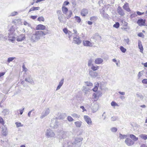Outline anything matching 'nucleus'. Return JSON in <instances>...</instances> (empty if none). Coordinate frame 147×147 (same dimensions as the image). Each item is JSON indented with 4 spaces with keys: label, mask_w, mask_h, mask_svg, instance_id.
Masks as SVG:
<instances>
[{
    "label": "nucleus",
    "mask_w": 147,
    "mask_h": 147,
    "mask_svg": "<svg viewBox=\"0 0 147 147\" xmlns=\"http://www.w3.org/2000/svg\"><path fill=\"white\" fill-rule=\"evenodd\" d=\"M47 34V32H44L41 30L36 31L34 33L31 34L29 38L31 42H35L38 40L43 35H45Z\"/></svg>",
    "instance_id": "nucleus-1"
},
{
    "label": "nucleus",
    "mask_w": 147,
    "mask_h": 147,
    "mask_svg": "<svg viewBox=\"0 0 147 147\" xmlns=\"http://www.w3.org/2000/svg\"><path fill=\"white\" fill-rule=\"evenodd\" d=\"M15 29L13 26H12L9 29V33L8 40L13 42L16 39L15 37L13 35Z\"/></svg>",
    "instance_id": "nucleus-2"
},
{
    "label": "nucleus",
    "mask_w": 147,
    "mask_h": 147,
    "mask_svg": "<svg viewBox=\"0 0 147 147\" xmlns=\"http://www.w3.org/2000/svg\"><path fill=\"white\" fill-rule=\"evenodd\" d=\"M45 135L47 138H50L54 137L55 134L52 130L47 129L46 131Z\"/></svg>",
    "instance_id": "nucleus-3"
},
{
    "label": "nucleus",
    "mask_w": 147,
    "mask_h": 147,
    "mask_svg": "<svg viewBox=\"0 0 147 147\" xmlns=\"http://www.w3.org/2000/svg\"><path fill=\"white\" fill-rule=\"evenodd\" d=\"M51 127L54 128H57L58 126V122L57 119L55 118L53 119L50 124Z\"/></svg>",
    "instance_id": "nucleus-4"
},
{
    "label": "nucleus",
    "mask_w": 147,
    "mask_h": 147,
    "mask_svg": "<svg viewBox=\"0 0 147 147\" xmlns=\"http://www.w3.org/2000/svg\"><path fill=\"white\" fill-rule=\"evenodd\" d=\"M50 112V110L49 108L45 109L42 113L40 117V118L42 119L47 116L49 114Z\"/></svg>",
    "instance_id": "nucleus-5"
},
{
    "label": "nucleus",
    "mask_w": 147,
    "mask_h": 147,
    "mask_svg": "<svg viewBox=\"0 0 147 147\" xmlns=\"http://www.w3.org/2000/svg\"><path fill=\"white\" fill-rule=\"evenodd\" d=\"M125 143L128 146H130L134 144V142L132 140L129 138L126 139L125 141Z\"/></svg>",
    "instance_id": "nucleus-6"
},
{
    "label": "nucleus",
    "mask_w": 147,
    "mask_h": 147,
    "mask_svg": "<svg viewBox=\"0 0 147 147\" xmlns=\"http://www.w3.org/2000/svg\"><path fill=\"white\" fill-rule=\"evenodd\" d=\"M73 42L75 44L79 45L81 43V40L80 39L79 36L76 35L74 37Z\"/></svg>",
    "instance_id": "nucleus-7"
},
{
    "label": "nucleus",
    "mask_w": 147,
    "mask_h": 147,
    "mask_svg": "<svg viewBox=\"0 0 147 147\" xmlns=\"http://www.w3.org/2000/svg\"><path fill=\"white\" fill-rule=\"evenodd\" d=\"M117 11L118 14L121 16H123L125 15L124 11L122 9L120 6H118Z\"/></svg>",
    "instance_id": "nucleus-8"
},
{
    "label": "nucleus",
    "mask_w": 147,
    "mask_h": 147,
    "mask_svg": "<svg viewBox=\"0 0 147 147\" xmlns=\"http://www.w3.org/2000/svg\"><path fill=\"white\" fill-rule=\"evenodd\" d=\"M83 44L85 46L92 47L93 46V43L88 40H84L83 41Z\"/></svg>",
    "instance_id": "nucleus-9"
},
{
    "label": "nucleus",
    "mask_w": 147,
    "mask_h": 147,
    "mask_svg": "<svg viewBox=\"0 0 147 147\" xmlns=\"http://www.w3.org/2000/svg\"><path fill=\"white\" fill-rule=\"evenodd\" d=\"M145 20L140 19L138 20L137 21V23L139 26H145Z\"/></svg>",
    "instance_id": "nucleus-10"
},
{
    "label": "nucleus",
    "mask_w": 147,
    "mask_h": 147,
    "mask_svg": "<svg viewBox=\"0 0 147 147\" xmlns=\"http://www.w3.org/2000/svg\"><path fill=\"white\" fill-rule=\"evenodd\" d=\"M25 81L28 83L31 84H34V82L31 77V76H28L25 79Z\"/></svg>",
    "instance_id": "nucleus-11"
},
{
    "label": "nucleus",
    "mask_w": 147,
    "mask_h": 147,
    "mask_svg": "<svg viewBox=\"0 0 147 147\" xmlns=\"http://www.w3.org/2000/svg\"><path fill=\"white\" fill-rule=\"evenodd\" d=\"M84 118L88 125H91L92 124V122L91 119L88 116L85 115L84 116Z\"/></svg>",
    "instance_id": "nucleus-12"
},
{
    "label": "nucleus",
    "mask_w": 147,
    "mask_h": 147,
    "mask_svg": "<svg viewBox=\"0 0 147 147\" xmlns=\"http://www.w3.org/2000/svg\"><path fill=\"white\" fill-rule=\"evenodd\" d=\"M46 27L45 26L39 24L36 27V30H43L46 29Z\"/></svg>",
    "instance_id": "nucleus-13"
},
{
    "label": "nucleus",
    "mask_w": 147,
    "mask_h": 147,
    "mask_svg": "<svg viewBox=\"0 0 147 147\" xmlns=\"http://www.w3.org/2000/svg\"><path fill=\"white\" fill-rule=\"evenodd\" d=\"M25 38V35L24 34H22L18 37L16 40L18 41H21L24 40Z\"/></svg>",
    "instance_id": "nucleus-14"
},
{
    "label": "nucleus",
    "mask_w": 147,
    "mask_h": 147,
    "mask_svg": "<svg viewBox=\"0 0 147 147\" xmlns=\"http://www.w3.org/2000/svg\"><path fill=\"white\" fill-rule=\"evenodd\" d=\"M123 9L127 12H129L131 11V10L129 6V4L126 3L123 7Z\"/></svg>",
    "instance_id": "nucleus-15"
},
{
    "label": "nucleus",
    "mask_w": 147,
    "mask_h": 147,
    "mask_svg": "<svg viewBox=\"0 0 147 147\" xmlns=\"http://www.w3.org/2000/svg\"><path fill=\"white\" fill-rule=\"evenodd\" d=\"M103 61V59L100 58H98L95 59L94 63L98 65L102 63Z\"/></svg>",
    "instance_id": "nucleus-16"
},
{
    "label": "nucleus",
    "mask_w": 147,
    "mask_h": 147,
    "mask_svg": "<svg viewBox=\"0 0 147 147\" xmlns=\"http://www.w3.org/2000/svg\"><path fill=\"white\" fill-rule=\"evenodd\" d=\"M88 13V10L86 9H84L82 10L81 13V14L82 16L84 17L86 16Z\"/></svg>",
    "instance_id": "nucleus-17"
},
{
    "label": "nucleus",
    "mask_w": 147,
    "mask_h": 147,
    "mask_svg": "<svg viewBox=\"0 0 147 147\" xmlns=\"http://www.w3.org/2000/svg\"><path fill=\"white\" fill-rule=\"evenodd\" d=\"M63 83H64V79L63 78L61 80V81L59 82V84L57 88V89H56L57 90H59L60 88L63 85Z\"/></svg>",
    "instance_id": "nucleus-18"
},
{
    "label": "nucleus",
    "mask_w": 147,
    "mask_h": 147,
    "mask_svg": "<svg viewBox=\"0 0 147 147\" xmlns=\"http://www.w3.org/2000/svg\"><path fill=\"white\" fill-rule=\"evenodd\" d=\"M138 47L140 50V51L142 53H143V46L140 40L138 41Z\"/></svg>",
    "instance_id": "nucleus-19"
},
{
    "label": "nucleus",
    "mask_w": 147,
    "mask_h": 147,
    "mask_svg": "<svg viewBox=\"0 0 147 147\" xmlns=\"http://www.w3.org/2000/svg\"><path fill=\"white\" fill-rule=\"evenodd\" d=\"M89 74L91 76L93 77H96L97 76V73L92 70L89 71Z\"/></svg>",
    "instance_id": "nucleus-20"
},
{
    "label": "nucleus",
    "mask_w": 147,
    "mask_h": 147,
    "mask_svg": "<svg viewBox=\"0 0 147 147\" xmlns=\"http://www.w3.org/2000/svg\"><path fill=\"white\" fill-rule=\"evenodd\" d=\"M99 84L98 82H96L94 83V87L92 89V90L94 92H96L98 89Z\"/></svg>",
    "instance_id": "nucleus-21"
},
{
    "label": "nucleus",
    "mask_w": 147,
    "mask_h": 147,
    "mask_svg": "<svg viewBox=\"0 0 147 147\" xmlns=\"http://www.w3.org/2000/svg\"><path fill=\"white\" fill-rule=\"evenodd\" d=\"M2 133L3 135L6 136L7 133V128L5 127H3Z\"/></svg>",
    "instance_id": "nucleus-22"
},
{
    "label": "nucleus",
    "mask_w": 147,
    "mask_h": 147,
    "mask_svg": "<svg viewBox=\"0 0 147 147\" xmlns=\"http://www.w3.org/2000/svg\"><path fill=\"white\" fill-rule=\"evenodd\" d=\"M82 123L81 121H77L75 122L74 124L76 127H81Z\"/></svg>",
    "instance_id": "nucleus-23"
},
{
    "label": "nucleus",
    "mask_w": 147,
    "mask_h": 147,
    "mask_svg": "<svg viewBox=\"0 0 147 147\" xmlns=\"http://www.w3.org/2000/svg\"><path fill=\"white\" fill-rule=\"evenodd\" d=\"M79 140L78 138H76L74 141L72 142V147H74L76 146L77 144L79 142Z\"/></svg>",
    "instance_id": "nucleus-24"
},
{
    "label": "nucleus",
    "mask_w": 147,
    "mask_h": 147,
    "mask_svg": "<svg viewBox=\"0 0 147 147\" xmlns=\"http://www.w3.org/2000/svg\"><path fill=\"white\" fill-rule=\"evenodd\" d=\"M89 90V88L86 86H83V87L82 91L85 94L87 93Z\"/></svg>",
    "instance_id": "nucleus-25"
},
{
    "label": "nucleus",
    "mask_w": 147,
    "mask_h": 147,
    "mask_svg": "<svg viewBox=\"0 0 147 147\" xmlns=\"http://www.w3.org/2000/svg\"><path fill=\"white\" fill-rule=\"evenodd\" d=\"M62 10L63 13L65 14H66L68 11V9L65 7L63 6L62 8Z\"/></svg>",
    "instance_id": "nucleus-26"
},
{
    "label": "nucleus",
    "mask_w": 147,
    "mask_h": 147,
    "mask_svg": "<svg viewBox=\"0 0 147 147\" xmlns=\"http://www.w3.org/2000/svg\"><path fill=\"white\" fill-rule=\"evenodd\" d=\"M40 9L39 7H33L31 8L29 11V12H30L32 11H34L35 10H38Z\"/></svg>",
    "instance_id": "nucleus-27"
},
{
    "label": "nucleus",
    "mask_w": 147,
    "mask_h": 147,
    "mask_svg": "<svg viewBox=\"0 0 147 147\" xmlns=\"http://www.w3.org/2000/svg\"><path fill=\"white\" fill-rule=\"evenodd\" d=\"M130 138L134 141H136L138 140V138L136 137L133 134H130Z\"/></svg>",
    "instance_id": "nucleus-28"
},
{
    "label": "nucleus",
    "mask_w": 147,
    "mask_h": 147,
    "mask_svg": "<svg viewBox=\"0 0 147 147\" xmlns=\"http://www.w3.org/2000/svg\"><path fill=\"white\" fill-rule=\"evenodd\" d=\"M2 113L4 116H5L9 114V110L7 109H4L2 111Z\"/></svg>",
    "instance_id": "nucleus-29"
},
{
    "label": "nucleus",
    "mask_w": 147,
    "mask_h": 147,
    "mask_svg": "<svg viewBox=\"0 0 147 147\" xmlns=\"http://www.w3.org/2000/svg\"><path fill=\"white\" fill-rule=\"evenodd\" d=\"M139 137L144 140H146L147 139V135L142 134L139 135Z\"/></svg>",
    "instance_id": "nucleus-30"
},
{
    "label": "nucleus",
    "mask_w": 147,
    "mask_h": 147,
    "mask_svg": "<svg viewBox=\"0 0 147 147\" xmlns=\"http://www.w3.org/2000/svg\"><path fill=\"white\" fill-rule=\"evenodd\" d=\"M58 19L60 22H63V14H60V15H58Z\"/></svg>",
    "instance_id": "nucleus-31"
},
{
    "label": "nucleus",
    "mask_w": 147,
    "mask_h": 147,
    "mask_svg": "<svg viewBox=\"0 0 147 147\" xmlns=\"http://www.w3.org/2000/svg\"><path fill=\"white\" fill-rule=\"evenodd\" d=\"M14 22L16 24H20L22 23L21 20L20 19H16L14 20Z\"/></svg>",
    "instance_id": "nucleus-32"
},
{
    "label": "nucleus",
    "mask_w": 147,
    "mask_h": 147,
    "mask_svg": "<svg viewBox=\"0 0 147 147\" xmlns=\"http://www.w3.org/2000/svg\"><path fill=\"white\" fill-rule=\"evenodd\" d=\"M91 69L94 71H95L98 69V66H95L94 65H92L91 66Z\"/></svg>",
    "instance_id": "nucleus-33"
},
{
    "label": "nucleus",
    "mask_w": 147,
    "mask_h": 147,
    "mask_svg": "<svg viewBox=\"0 0 147 147\" xmlns=\"http://www.w3.org/2000/svg\"><path fill=\"white\" fill-rule=\"evenodd\" d=\"M127 137V135H122L120 133L119 134V138L120 139H123Z\"/></svg>",
    "instance_id": "nucleus-34"
},
{
    "label": "nucleus",
    "mask_w": 147,
    "mask_h": 147,
    "mask_svg": "<svg viewBox=\"0 0 147 147\" xmlns=\"http://www.w3.org/2000/svg\"><path fill=\"white\" fill-rule=\"evenodd\" d=\"M93 62V60L92 59H90L89 60L88 63V67H90L92 65H94L93 64H92Z\"/></svg>",
    "instance_id": "nucleus-35"
},
{
    "label": "nucleus",
    "mask_w": 147,
    "mask_h": 147,
    "mask_svg": "<svg viewBox=\"0 0 147 147\" xmlns=\"http://www.w3.org/2000/svg\"><path fill=\"white\" fill-rule=\"evenodd\" d=\"M74 18L76 19V20L77 22L79 23L81 22V19L79 17L76 16Z\"/></svg>",
    "instance_id": "nucleus-36"
},
{
    "label": "nucleus",
    "mask_w": 147,
    "mask_h": 147,
    "mask_svg": "<svg viewBox=\"0 0 147 147\" xmlns=\"http://www.w3.org/2000/svg\"><path fill=\"white\" fill-rule=\"evenodd\" d=\"M18 14V12L13 11L10 14V16H14Z\"/></svg>",
    "instance_id": "nucleus-37"
},
{
    "label": "nucleus",
    "mask_w": 147,
    "mask_h": 147,
    "mask_svg": "<svg viewBox=\"0 0 147 147\" xmlns=\"http://www.w3.org/2000/svg\"><path fill=\"white\" fill-rule=\"evenodd\" d=\"M16 58L15 57H11L8 58L7 62L8 63H9L14 60Z\"/></svg>",
    "instance_id": "nucleus-38"
},
{
    "label": "nucleus",
    "mask_w": 147,
    "mask_h": 147,
    "mask_svg": "<svg viewBox=\"0 0 147 147\" xmlns=\"http://www.w3.org/2000/svg\"><path fill=\"white\" fill-rule=\"evenodd\" d=\"M97 17L96 16H93L91 17L90 18V20L91 21H94L97 20Z\"/></svg>",
    "instance_id": "nucleus-39"
},
{
    "label": "nucleus",
    "mask_w": 147,
    "mask_h": 147,
    "mask_svg": "<svg viewBox=\"0 0 147 147\" xmlns=\"http://www.w3.org/2000/svg\"><path fill=\"white\" fill-rule=\"evenodd\" d=\"M71 116L74 117H75L76 118H80V116L78 115V114L76 113H73L71 114Z\"/></svg>",
    "instance_id": "nucleus-40"
},
{
    "label": "nucleus",
    "mask_w": 147,
    "mask_h": 147,
    "mask_svg": "<svg viewBox=\"0 0 147 147\" xmlns=\"http://www.w3.org/2000/svg\"><path fill=\"white\" fill-rule=\"evenodd\" d=\"M111 105L112 107H115L116 106H119L118 104L114 101H113L111 103Z\"/></svg>",
    "instance_id": "nucleus-41"
},
{
    "label": "nucleus",
    "mask_w": 147,
    "mask_h": 147,
    "mask_svg": "<svg viewBox=\"0 0 147 147\" xmlns=\"http://www.w3.org/2000/svg\"><path fill=\"white\" fill-rule=\"evenodd\" d=\"M85 83L86 85L88 86H92L93 85L92 83L89 81L85 82Z\"/></svg>",
    "instance_id": "nucleus-42"
},
{
    "label": "nucleus",
    "mask_w": 147,
    "mask_h": 147,
    "mask_svg": "<svg viewBox=\"0 0 147 147\" xmlns=\"http://www.w3.org/2000/svg\"><path fill=\"white\" fill-rule=\"evenodd\" d=\"M120 49L121 51L123 53H125L126 51V49L123 46L120 47Z\"/></svg>",
    "instance_id": "nucleus-43"
},
{
    "label": "nucleus",
    "mask_w": 147,
    "mask_h": 147,
    "mask_svg": "<svg viewBox=\"0 0 147 147\" xmlns=\"http://www.w3.org/2000/svg\"><path fill=\"white\" fill-rule=\"evenodd\" d=\"M69 13L67 17V19H68L69 18H71L73 14L72 12L70 10L69 11Z\"/></svg>",
    "instance_id": "nucleus-44"
},
{
    "label": "nucleus",
    "mask_w": 147,
    "mask_h": 147,
    "mask_svg": "<svg viewBox=\"0 0 147 147\" xmlns=\"http://www.w3.org/2000/svg\"><path fill=\"white\" fill-rule=\"evenodd\" d=\"M119 23L118 22H117L113 25V27L116 28H118L119 27Z\"/></svg>",
    "instance_id": "nucleus-45"
},
{
    "label": "nucleus",
    "mask_w": 147,
    "mask_h": 147,
    "mask_svg": "<svg viewBox=\"0 0 147 147\" xmlns=\"http://www.w3.org/2000/svg\"><path fill=\"white\" fill-rule=\"evenodd\" d=\"M143 71L139 72L138 75V79L140 78V77L142 76L143 75Z\"/></svg>",
    "instance_id": "nucleus-46"
},
{
    "label": "nucleus",
    "mask_w": 147,
    "mask_h": 147,
    "mask_svg": "<svg viewBox=\"0 0 147 147\" xmlns=\"http://www.w3.org/2000/svg\"><path fill=\"white\" fill-rule=\"evenodd\" d=\"M15 124L16 125L17 127H22L23 126V125L22 124L20 123L16 122L15 123Z\"/></svg>",
    "instance_id": "nucleus-47"
},
{
    "label": "nucleus",
    "mask_w": 147,
    "mask_h": 147,
    "mask_svg": "<svg viewBox=\"0 0 147 147\" xmlns=\"http://www.w3.org/2000/svg\"><path fill=\"white\" fill-rule=\"evenodd\" d=\"M137 16L136 12H134V13H132L131 14L130 17L131 18H132L136 17Z\"/></svg>",
    "instance_id": "nucleus-48"
},
{
    "label": "nucleus",
    "mask_w": 147,
    "mask_h": 147,
    "mask_svg": "<svg viewBox=\"0 0 147 147\" xmlns=\"http://www.w3.org/2000/svg\"><path fill=\"white\" fill-rule=\"evenodd\" d=\"M67 119L69 122H71L74 120V119L71 116H69L67 117Z\"/></svg>",
    "instance_id": "nucleus-49"
},
{
    "label": "nucleus",
    "mask_w": 147,
    "mask_h": 147,
    "mask_svg": "<svg viewBox=\"0 0 147 147\" xmlns=\"http://www.w3.org/2000/svg\"><path fill=\"white\" fill-rule=\"evenodd\" d=\"M37 20L39 21H42V22H44V21L45 19L43 17L41 16L38 18L37 19Z\"/></svg>",
    "instance_id": "nucleus-50"
},
{
    "label": "nucleus",
    "mask_w": 147,
    "mask_h": 147,
    "mask_svg": "<svg viewBox=\"0 0 147 147\" xmlns=\"http://www.w3.org/2000/svg\"><path fill=\"white\" fill-rule=\"evenodd\" d=\"M111 130L113 132H115L117 131V129L115 127H112L111 129Z\"/></svg>",
    "instance_id": "nucleus-51"
},
{
    "label": "nucleus",
    "mask_w": 147,
    "mask_h": 147,
    "mask_svg": "<svg viewBox=\"0 0 147 147\" xmlns=\"http://www.w3.org/2000/svg\"><path fill=\"white\" fill-rule=\"evenodd\" d=\"M93 98L94 99H96V100L98 99V97L97 96V94L96 93H94L93 95Z\"/></svg>",
    "instance_id": "nucleus-52"
},
{
    "label": "nucleus",
    "mask_w": 147,
    "mask_h": 147,
    "mask_svg": "<svg viewBox=\"0 0 147 147\" xmlns=\"http://www.w3.org/2000/svg\"><path fill=\"white\" fill-rule=\"evenodd\" d=\"M103 0H100L98 2V4L100 6H103Z\"/></svg>",
    "instance_id": "nucleus-53"
},
{
    "label": "nucleus",
    "mask_w": 147,
    "mask_h": 147,
    "mask_svg": "<svg viewBox=\"0 0 147 147\" xmlns=\"http://www.w3.org/2000/svg\"><path fill=\"white\" fill-rule=\"evenodd\" d=\"M24 25L27 26L28 27H31V25L30 24L28 23L26 21H24Z\"/></svg>",
    "instance_id": "nucleus-54"
},
{
    "label": "nucleus",
    "mask_w": 147,
    "mask_h": 147,
    "mask_svg": "<svg viewBox=\"0 0 147 147\" xmlns=\"http://www.w3.org/2000/svg\"><path fill=\"white\" fill-rule=\"evenodd\" d=\"M118 119L117 116H113L111 117V120L112 121H114Z\"/></svg>",
    "instance_id": "nucleus-55"
},
{
    "label": "nucleus",
    "mask_w": 147,
    "mask_h": 147,
    "mask_svg": "<svg viewBox=\"0 0 147 147\" xmlns=\"http://www.w3.org/2000/svg\"><path fill=\"white\" fill-rule=\"evenodd\" d=\"M0 123L3 125L4 124V122L3 118L0 117Z\"/></svg>",
    "instance_id": "nucleus-56"
},
{
    "label": "nucleus",
    "mask_w": 147,
    "mask_h": 147,
    "mask_svg": "<svg viewBox=\"0 0 147 147\" xmlns=\"http://www.w3.org/2000/svg\"><path fill=\"white\" fill-rule=\"evenodd\" d=\"M22 67L23 69V71H24L25 72H26L27 71L28 69L27 68H26L24 64H23Z\"/></svg>",
    "instance_id": "nucleus-57"
},
{
    "label": "nucleus",
    "mask_w": 147,
    "mask_h": 147,
    "mask_svg": "<svg viewBox=\"0 0 147 147\" xmlns=\"http://www.w3.org/2000/svg\"><path fill=\"white\" fill-rule=\"evenodd\" d=\"M142 82L145 84H147V79H144L142 80Z\"/></svg>",
    "instance_id": "nucleus-58"
},
{
    "label": "nucleus",
    "mask_w": 147,
    "mask_h": 147,
    "mask_svg": "<svg viewBox=\"0 0 147 147\" xmlns=\"http://www.w3.org/2000/svg\"><path fill=\"white\" fill-rule=\"evenodd\" d=\"M63 32L66 34H67L69 32V31H68L67 29L66 28H64L63 29Z\"/></svg>",
    "instance_id": "nucleus-59"
},
{
    "label": "nucleus",
    "mask_w": 147,
    "mask_h": 147,
    "mask_svg": "<svg viewBox=\"0 0 147 147\" xmlns=\"http://www.w3.org/2000/svg\"><path fill=\"white\" fill-rule=\"evenodd\" d=\"M68 37L69 38H70L72 36V33H71V32L70 31H69V32H68Z\"/></svg>",
    "instance_id": "nucleus-60"
},
{
    "label": "nucleus",
    "mask_w": 147,
    "mask_h": 147,
    "mask_svg": "<svg viewBox=\"0 0 147 147\" xmlns=\"http://www.w3.org/2000/svg\"><path fill=\"white\" fill-rule=\"evenodd\" d=\"M124 41L127 43V44H128L129 42V39L128 38H127V39H125L124 40Z\"/></svg>",
    "instance_id": "nucleus-61"
},
{
    "label": "nucleus",
    "mask_w": 147,
    "mask_h": 147,
    "mask_svg": "<svg viewBox=\"0 0 147 147\" xmlns=\"http://www.w3.org/2000/svg\"><path fill=\"white\" fill-rule=\"evenodd\" d=\"M34 109H33L32 110H31V111H30L28 113V115L29 117H30V115H31V113H32V111H34Z\"/></svg>",
    "instance_id": "nucleus-62"
},
{
    "label": "nucleus",
    "mask_w": 147,
    "mask_h": 147,
    "mask_svg": "<svg viewBox=\"0 0 147 147\" xmlns=\"http://www.w3.org/2000/svg\"><path fill=\"white\" fill-rule=\"evenodd\" d=\"M69 4V2L68 1H65L63 3V5H67Z\"/></svg>",
    "instance_id": "nucleus-63"
},
{
    "label": "nucleus",
    "mask_w": 147,
    "mask_h": 147,
    "mask_svg": "<svg viewBox=\"0 0 147 147\" xmlns=\"http://www.w3.org/2000/svg\"><path fill=\"white\" fill-rule=\"evenodd\" d=\"M144 13V12L142 13H141L140 11H139L137 12V14H138V15L139 16H140V15H142V14H143Z\"/></svg>",
    "instance_id": "nucleus-64"
}]
</instances>
